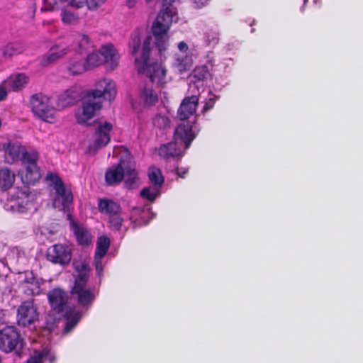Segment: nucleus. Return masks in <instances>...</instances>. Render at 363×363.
<instances>
[{"label": "nucleus", "instance_id": "f257e3e1", "mask_svg": "<svg viewBox=\"0 0 363 363\" xmlns=\"http://www.w3.org/2000/svg\"><path fill=\"white\" fill-rule=\"evenodd\" d=\"M130 45L138 72L145 74L154 84H166L169 78L164 65L162 62H151L150 60L152 36L140 30H136L132 35Z\"/></svg>", "mask_w": 363, "mask_h": 363}, {"label": "nucleus", "instance_id": "f03ea898", "mask_svg": "<svg viewBox=\"0 0 363 363\" xmlns=\"http://www.w3.org/2000/svg\"><path fill=\"white\" fill-rule=\"evenodd\" d=\"M0 148L6 163L23 161V167L18 171V175L23 183L33 184L40 179L41 174L36 165L38 155L35 152H28L20 143L12 141L2 143Z\"/></svg>", "mask_w": 363, "mask_h": 363}, {"label": "nucleus", "instance_id": "7ed1b4c3", "mask_svg": "<svg viewBox=\"0 0 363 363\" xmlns=\"http://www.w3.org/2000/svg\"><path fill=\"white\" fill-rule=\"evenodd\" d=\"M175 0H162V6L152 26V33L160 55H163L169 45V30L173 23L178 21L177 9L173 6Z\"/></svg>", "mask_w": 363, "mask_h": 363}, {"label": "nucleus", "instance_id": "20e7f679", "mask_svg": "<svg viewBox=\"0 0 363 363\" xmlns=\"http://www.w3.org/2000/svg\"><path fill=\"white\" fill-rule=\"evenodd\" d=\"M113 156L118 158L119 164L107 171L106 182L109 184H114L123 180L128 186H131L136 182L138 174L129 151L125 147H117L113 150Z\"/></svg>", "mask_w": 363, "mask_h": 363}, {"label": "nucleus", "instance_id": "39448f33", "mask_svg": "<svg viewBox=\"0 0 363 363\" xmlns=\"http://www.w3.org/2000/svg\"><path fill=\"white\" fill-rule=\"evenodd\" d=\"M74 267L75 284L72 292L77 295L82 305L88 304L94 299L92 292L86 286L89 268L85 260L74 261Z\"/></svg>", "mask_w": 363, "mask_h": 363}, {"label": "nucleus", "instance_id": "423d86ee", "mask_svg": "<svg viewBox=\"0 0 363 363\" xmlns=\"http://www.w3.org/2000/svg\"><path fill=\"white\" fill-rule=\"evenodd\" d=\"M94 127V132L89 138L86 150L89 155H94L99 150L109 143L113 130V124L104 118L97 120Z\"/></svg>", "mask_w": 363, "mask_h": 363}, {"label": "nucleus", "instance_id": "0eeeda50", "mask_svg": "<svg viewBox=\"0 0 363 363\" xmlns=\"http://www.w3.org/2000/svg\"><path fill=\"white\" fill-rule=\"evenodd\" d=\"M30 105L34 114L42 121L49 123L57 121V110L49 96L43 94H35L30 99Z\"/></svg>", "mask_w": 363, "mask_h": 363}, {"label": "nucleus", "instance_id": "6e6552de", "mask_svg": "<svg viewBox=\"0 0 363 363\" xmlns=\"http://www.w3.org/2000/svg\"><path fill=\"white\" fill-rule=\"evenodd\" d=\"M48 178L51 182L52 192V206L59 211H66L72 202V194L66 188L61 179L54 174H50Z\"/></svg>", "mask_w": 363, "mask_h": 363}, {"label": "nucleus", "instance_id": "1a4fd4ad", "mask_svg": "<svg viewBox=\"0 0 363 363\" xmlns=\"http://www.w3.org/2000/svg\"><path fill=\"white\" fill-rule=\"evenodd\" d=\"M35 195L29 189L24 188L17 192L7 201L5 208L7 211L24 213L35 208Z\"/></svg>", "mask_w": 363, "mask_h": 363}, {"label": "nucleus", "instance_id": "9d476101", "mask_svg": "<svg viewBox=\"0 0 363 363\" xmlns=\"http://www.w3.org/2000/svg\"><path fill=\"white\" fill-rule=\"evenodd\" d=\"M101 108V101L95 99L92 95L87 94L84 99L81 107L75 113L77 123L89 124V121L96 116Z\"/></svg>", "mask_w": 363, "mask_h": 363}, {"label": "nucleus", "instance_id": "9b49d317", "mask_svg": "<svg viewBox=\"0 0 363 363\" xmlns=\"http://www.w3.org/2000/svg\"><path fill=\"white\" fill-rule=\"evenodd\" d=\"M88 94L92 95L99 100L104 98L106 100L113 101L117 94L116 82L109 78L101 79L96 82L95 89Z\"/></svg>", "mask_w": 363, "mask_h": 363}, {"label": "nucleus", "instance_id": "f8f14e48", "mask_svg": "<svg viewBox=\"0 0 363 363\" xmlns=\"http://www.w3.org/2000/svg\"><path fill=\"white\" fill-rule=\"evenodd\" d=\"M148 177L152 183V186L145 188L141 191V196L152 201L160 194V190L163 184L164 179L162 176L161 171L156 167L149 169Z\"/></svg>", "mask_w": 363, "mask_h": 363}, {"label": "nucleus", "instance_id": "ddd939ff", "mask_svg": "<svg viewBox=\"0 0 363 363\" xmlns=\"http://www.w3.org/2000/svg\"><path fill=\"white\" fill-rule=\"evenodd\" d=\"M39 313L33 302L27 301L18 309L17 319L18 325L27 327L38 320Z\"/></svg>", "mask_w": 363, "mask_h": 363}, {"label": "nucleus", "instance_id": "4468645a", "mask_svg": "<svg viewBox=\"0 0 363 363\" xmlns=\"http://www.w3.org/2000/svg\"><path fill=\"white\" fill-rule=\"evenodd\" d=\"M192 123L191 121H181L174 135L175 142L186 148L189 147L191 141L196 136Z\"/></svg>", "mask_w": 363, "mask_h": 363}, {"label": "nucleus", "instance_id": "2eb2a0df", "mask_svg": "<svg viewBox=\"0 0 363 363\" xmlns=\"http://www.w3.org/2000/svg\"><path fill=\"white\" fill-rule=\"evenodd\" d=\"M84 0H69L61 9V20L64 24L73 25L79 21L77 9L84 6Z\"/></svg>", "mask_w": 363, "mask_h": 363}, {"label": "nucleus", "instance_id": "dca6fc26", "mask_svg": "<svg viewBox=\"0 0 363 363\" xmlns=\"http://www.w3.org/2000/svg\"><path fill=\"white\" fill-rule=\"evenodd\" d=\"M48 258L52 262L66 264L72 259L71 249L65 245H55L48 249Z\"/></svg>", "mask_w": 363, "mask_h": 363}, {"label": "nucleus", "instance_id": "f3484780", "mask_svg": "<svg viewBox=\"0 0 363 363\" xmlns=\"http://www.w3.org/2000/svg\"><path fill=\"white\" fill-rule=\"evenodd\" d=\"M198 101L196 94H192V96L183 100L178 110V117L180 121L194 122L196 117L194 116V113L196 111Z\"/></svg>", "mask_w": 363, "mask_h": 363}, {"label": "nucleus", "instance_id": "a211bd4d", "mask_svg": "<svg viewBox=\"0 0 363 363\" xmlns=\"http://www.w3.org/2000/svg\"><path fill=\"white\" fill-rule=\"evenodd\" d=\"M179 53L176 54L174 65L180 72L189 69L192 65V58L189 52V46L183 41L178 44Z\"/></svg>", "mask_w": 363, "mask_h": 363}, {"label": "nucleus", "instance_id": "6ab92c4d", "mask_svg": "<svg viewBox=\"0 0 363 363\" xmlns=\"http://www.w3.org/2000/svg\"><path fill=\"white\" fill-rule=\"evenodd\" d=\"M101 56L102 57L103 64H105L109 70L113 71L118 67L120 55L113 45H105L102 46L101 48Z\"/></svg>", "mask_w": 363, "mask_h": 363}, {"label": "nucleus", "instance_id": "aec40b11", "mask_svg": "<svg viewBox=\"0 0 363 363\" xmlns=\"http://www.w3.org/2000/svg\"><path fill=\"white\" fill-rule=\"evenodd\" d=\"M67 51L68 49L65 45H55L42 57L40 65L43 67L49 66L66 55Z\"/></svg>", "mask_w": 363, "mask_h": 363}, {"label": "nucleus", "instance_id": "412c9836", "mask_svg": "<svg viewBox=\"0 0 363 363\" xmlns=\"http://www.w3.org/2000/svg\"><path fill=\"white\" fill-rule=\"evenodd\" d=\"M82 89L79 86H73L63 91L58 99V106L66 108L73 105L80 97Z\"/></svg>", "mask_w": 363, "mask_h": 363}, {"label": "nucleus", "instance_id": "4be33fe9", "mask_svg": "<svg viewBox=\"0 0 363 363\" xmlns=\"http://www.w3.org/2000/svg\"><path fill=\"white\" fill-rule=\"evenodd\" d=\"M208 75V72L204 67H199L194 69L189 77V92L196 94L199 89L203 86L202 81Z\"/></svg>", "mask_w": 363, "mask_h": 363}, {"label": "nucleus", "instance_id": "5701e85b", "mask_svg": "<svg viewBox=\"0 0 363 363\" xmlns=\"http://www.w3.org/2000/svg\"><path fill=\"white\" fill-rule=\"evenodd\" d=\"M88 69L86 60L82 57L81 54L72 57L67 66V71L72 76L79 75Z\"/></svg>", "mask_w": 363, "mask_h": 363}, {"label": "nucleus", "instance_id": "b1692460", "mask_svg": "<svg viewBox=\"0 0 363 363\" xmlns=\"http://www.w3.org/2000/svg\"><path fill=\"white\" fill-rule=\"evenodd\" d=\"M70 220V225L76 236V238L81 245H89L91 242L92 236L89 231L82 225H79L71 218V216L68 215Z\"/></svg>", "mask_w": 363, "mask_h": 363}, {"label": "nucleus", "instance_id": "393cba45", "mask_svg": "<svg viewBox=\"0 0 363 363\" xmlns=\"http://www.w3.org/2000/svg\"><path fill=\"white\" fill-rule=\"evenodd\" d=\"M110 245L108 238L101 236L97 242V250L95 257V264L96 271L100 273L103 269L102 258L105 256Z\"/></svg>", "mask_w": 363, "mask_h": 363}, {"label": "nucleus", "instance_id": "a878e982", "mask_svg": "<svg viewBox=\"0 0 363 363\" xmlns=\"http://www.w3.org/2000/svg\"><path fill=\"white\" fill-rule=\"evenodd\" d=\"M10 90L17 91L23 89L29 82V77L25 74L18 73L11 75L4 81Z\"/></svg>", "mask_w": 363, "mask_h": 363}, {"label": "nucleus", "instance_id": "bb28decb", "mask_svg": "<svg viewBox=\"0 0 363 363\" xmlns=\"http://www.w3.org/2000/svg\"><path fill=\"white\" fill-rule=\"evenodd\" d=\"M49 301L52 308L57 313L62 312L67 301L66 294L60 289H55L49 294Z\"/></svg>", "mask_w": 363, "mask_h": 363}, {"label": "nucleus", "instance_id": "cd10ccee", "mask_svg": "<svg viewBox=\"0 0 363 363\" xmlns=\"http://www.w3.org/2000/svg\"><path fill=\"white\" fill-rule=\"evenodd\" d=\"M186 149V147L179 145V143H176L174 140L173 142L161 146L159 154L161 157L165 158L177 157L182 155L184 150Z\"/></svg>", "mask_w": 363, "mask_h": 363}, {"label": "nucleus", "instance_id": "c85d7f7f", "mask_svg": "<svg viewBox=\"0 0 363 363\" xmlns=\"http://www.w3.org/2000/svg\"><path fill=\"white\" fill-rule=\"evenodd\" d=\"M16 180L15 173L8 167L0 168V189L6 191L11 188Z\"/></svg>", "mask_w": 363, "mask_h": 363}, {"label": "nucleus", "instance_id": "c756f323", "mask_svg": "<svg viewBox=\"0 0 363 363\" xmlns=\"http://www.w3.org/2000/svg\"><path fill=\"white\" fill-rule=\"evenodd\" d=\"M98 208L101 213L108 215V217L121 211L120 206L116 202L106 199L99 200Z\"/></svg>", "mask_w": 363, "mask_h": 363}, {"label": "nucleus", "instance_id": "7c9ffc66", "mask_svg": "<svg viewBox=\"0 0 363 363\" xmlns=\"http://www.w3.org/2000/svg\"><path fill=\"white\" fill-rule=\"evenodd\" d=\"M140 99L145 106H154L158 101V94L152 87L145 86L140 91Z\"/></svg>", "mask_w": 363, "mask_h": 363}, {"label": "nucleus", "instance_id": "2f4dec72", "mask_svg": "<svg viewBox=\"0 0 363 363\" xmlns=\"http://www.w3.org/2000/svg\"><path fill=\"white\" fill-rule=\"evenodd\" d=\"M64 315L66 319L65 331L69 333L79 320L81 314L75 308H67Z\"/></svg>", "mask_w": 363, "mask_h": 363}, {"label": "nucleus", "instance_id": "473e14b6", "mask_svg": "<svg viewBox=\"0 0 363 363\" xmlns=\"http://www.w3.org/2000/svg\"><path fill=\"white\" fill-rule=\"evenodd\" d=\"M25 347V342H0V349L9 353L14 352L18 357H21Z\"/></svg>", "mask_w": 363, "mask_h": 363}, {"label": "nucleus", "instance_id": "72a5a7b5", "mask_svg": "<svg viewBox=\"0 0 363 363\" xmlns=\"http://www.w3.org/2000/svg\"><path fill=\"white\" fill-rule=\"evenodd\" d=\"M25 47L20 43H12L6 45L1 49V54L5 57H11L13 55L22 53Z\"/></svg>", "mask_w": 363, "mask_h": 363}, {"label": "nucleus", "instance_id": "f704fd0d", "mask_svg": "<svg viewBox=\"0 0 363 363\" xmlns=\"http://www.w3.org/2000/svg\"><path fill=\"white\" fill-rule=\"evenodd\" d=\"M85 60L89 69L101 65L103 60L101 56V48L88 55Z\"/></svg>", "mask_w": 363, "mask_h": 363}, {"label": "nucleus", "instance_id": "c9c22d12", "mask_svg": "<svg viewBox=\"0 0 363 363\" xmlns=\"http://www.w3.org/2000/svg\"><path fill=\"white\" fill-rule=\"evenodd\" d=\"M69 1V0H44L42 9L48 11L62 9Z\"/></svg>", "mask_w": 363, "mask_h": 363}, {"label": "nucleus", "instance_id": "e433bc0d", "mask_svg": "<svg viewBox=\"0 0 363 363\" xmlns=\"http://www.w3.org/2000/svg\"><path fill=\"white\" fill-rule=\"evenodd\" d=\"M19 335L13 326L5 327L1 330L0 340H18Z\"/></svg>", "mask_w": 363, "mask_h": 363}, {"label": "nucleus", "instance_id": "4c0bfd02", "mask_svg": "<svg viewBox=\"0 0 363 363\" xmlns=\"http://www.w3.org/2000/svg\"><path fill=\"white\" fill-rule=\"evenodd\" d=\"M152 123L158 129H165L169 127L170 121L164 113H159L153 118Z\"/></svg>", "mask_w": 363, "mask_h": 363}, {"label": "nucleus", "instance_id": "58836bf2", "mask_svg": "<svg viewBox=\"0 0 363 363\" xmlns=\"http://www.w3.org/2000/svg\"><path fill=\"white\" fill-rule=\"evenodd\" d=\"M49 351L45 349L41 352H35L27 361L26 363H43L44 359L48 357Z\"/></svg>", "mask_w": 363, "mask_h": 363}, {"label": "nucleus", "instance_id": "ea45409f", "mask_svg": "<svg viewBox=\"0 0 363 363\" xmlns=\"http://www.w3.org/2000/svg\"><path fill=\"white\" fill-rule=\"evenodd\" d=\"M74 44L78 48L79 51L81 52L88 48L89 38L85 35H80L75 39Z\"/></svg>", "mask_w": 363, "mask_h": 363}, {"label": "nucleus", "instance_id": "a19ab883", "mask_svg": "<svg viewBox=\"0 0 363 363\" xmlns=\"http://www.w3.org/2000/svg\"><path fill=\"white\" fill-rule=\"evenodd\" d=\"M204 40L208 45H214L218 42V33L214 30H209L204 34Z\"/></svg>", "mask_w": 363, "mask_h": 363}, {"label": "nucleus", "instance_id": "79ce46f5", "mask_svg": "<svg viewBox=\"0 0 363 363\" xmlns=\"http://www.w3.org/2000/svg\"><path fill=\"white\" fill-rule=\"evenodd\" d=\"M108 220L109 223L113 227H114L116 229H118L122 224L123 217L122 216L120 211L118 213H115V215L110 216L108 217Z\"/></svg>", "mask_w": 363, "mask_h": 363}, {"label": "nucleus", "instance_id": "37998d69", "mask_svg": "<svg viewBox=\"0 0 363 363\" xmlns=\"http://www.w3.org/2000/svg\"><path fill=\"white\" fill-rule=\"evenodd\" d=\"M107 0H86L85 4H86L89 9L96 10L101 6Z\"/></svg>", "mask_w": 363, "mask_h": 363}, {"label": "nucleus", "instance_id": "c03bdc74", "mask_svg": "<svg viewBox=\"0 0 363 363\" xmlns=\"http://www.w3.org/2000/svg\"><path fill=\"white\" fill-rule=\"evenodd\" d=\"M8 89H9V86L7 84H5V82H3L0 84V101L4 100L6 98Z\"/></svg>", "mask_w": 363, "mask_h": 363}, {"label": "nucleus", "instance_id": "a18cd8bd", "mask_svg": "<svg viewBox=\"0 0 363 363\" xmlns=\"http://www.w3.org/2000/svg\"><path fill=\"white\" fill-rule=\"evenodd\" d=\"M214 104H215V99L211 97L208 100V101L206 103V104L203 107V111H206L211 109V108H213V106H214Z\"/></svg>", "mask_w": 363, "mask_h": 363}, {"label": "nucleus", "instance_id": "49530a36", "mask_svg": "<svg viewBox=\"0 0 363 363\" xmlns=\"http://www.w3.org/2000/svg\"><path fill=\"white\" fill-rule=\"evenodd\" d=\"M193 4L195 5L197 8H201L203 6H205L208 0H191Z\"/></svg>", "mask_w": 363, "mask_h": 363}, {"label": "nucleus", "instance_id": "de8ad7c7", "mask_svg": "<svg viewBox=\"0 0 363 363\" xmlns=\"http://www.w3.org/2000/svg\"><path fill=\"white\" fill-rule=\"evenodd\" d=\"M186 172V169L182 170V169H177V174L180 176L181 177H184V174Z\"/></svg>", "mask_w": 363, "mask_h": 363}, {"label": "nucleus", "instance_id": "09e8293b", "mask_svg": "<svg viewBox=\"0 0 363 363\" xmlns=\"http://www.w3.org/2000/svg\"><path fill=\"white\" fill-rule=\"evenodd\" d=\"M49 360L50 363H54L55 362L56 358L53 355H49Z\"/></svg>", "mask_w": 363, "mask_h": 363}]
</instances>
